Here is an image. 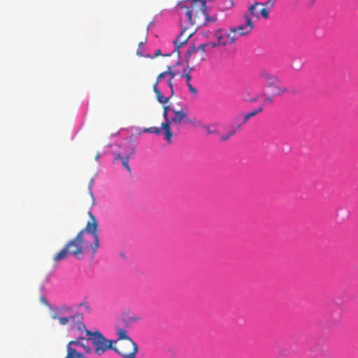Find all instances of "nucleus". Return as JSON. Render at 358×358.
<instances>
[{
    "label": "nucleus",
    "instance_id": "8",
    "mask_svg": "<svg viewBox=\"0 0 358 358\" xmlns=\"http://www.w3.org/2000/svg\"><path fill=\"white\" fill-rule=\"evenodd\" d=\"M206 55V52L200 45L198 48L194 45L190 46L185 55L186 62L191 66L189 69L192 71L198 66L205 59Z\"/></svg>",
    "mask_w": 358,
    "mask_h": 358
},
{
    "label": "nucleus",
    "instance_id": "20",
    "mask_svg": "<svg viewBox=\"0 0 358 358\" xmlns=\"http://www.w3.org/2000/svg\"><path fill=\"white\" fill-rule=\"evenodd\" d=\"M218 44V43L215 42H208L205 43H201L200 45L201 48H203L206 53H208L210 49L215 48Z\"/></svg>",
    "mask_w": 358,
    "mask_h": 358
},
{
    "label": "nucleus",
    "instance_id": "18",
    "mask_svg": "<svg viewBox=\"0 0 358 358\" xmlns=\"http://www.w3.org/2000/svg\"><path fill=\"white\" fill-rule=\"evenodd\" d=\"M65 358H87V357L80 352H78L73 348H67V355Z\"/></svg>",
    "mask_w": 358,
    "mask_h": 358
},
{
    "label": "nucleus",
    "instance_id": "14",
    "mask_svg": "<svg viewBox=\"0 0 358 358\" xmlns=\"http://www.w3.org/2000/svg\"><path fill=\"white\" fill-rule=\"evenodd\" d=\"M191 69H184L182 74L181 75L182 77H184L186 80L187 85L189 88V92L193 95H196L197 94V90L193 87L190 83V80H192V76L190 74Z\"/></svg>",
    "mask_w": 358,
    "mask_h": 358
},
{
    "label": "nucleus",
    "instance_id": "3",
    "mask_svg": "<svg viewBox=\"0 0 358 358\" xmlns=\"http://www.w3.org/2000/svg\"><path fill=\"white\" fill-rule=\"evenodd\" d=\"M87 245L86 238L78 233L76 237L69 241L64 248L53 257V260L58 262L66 259L69 255L78 258L83 254Z\"/></svg>",
    "mask_w": 358,
    "mask_h": 358
},
{
    "label": "nucleus",
    "instance_id": "11",
    "mask_svg": "<svg viewBox=\"0 0 358 358\" xmlns=\"http://www.w3.org/2000/svg\"><path fill=\"white\" fill-rule=\"evenodd\" d=\"M89 341H87V338L78 337L76 340L69 342L67 348H73V345H77L82 348L87 354H91L92 352V349L87 343Z\"/></svg>",
    "mask_w": 358,
    "mask_h": 358
},
{
    "label": "nucleus",
    "instance_id": "33",
    "mask_svg": "<svg viewBox=\"0 0 358 358\" xmlns=\"http://www.w3.org/2000/svg\"><path fill=\"white\" fill-rule=\"evenodd\" d=\"M161 55V51H160V50H157L155 52V57H157V56H159V55Z\"/></svg>",
    "mask_w": 358,
    "mask_h": 358
},
{
    "label": "nucleus",
    "instance_id": "26",
    "mask_svg": "<svg viewBox=\"0 0 358 358\" xmlns=\"http://www.w3.org/2000/svg\"><path fill=\"white\" fill-rule=\"evenodd\" d=\"M167 85L170 87L171 96H173L174 94L173 80L168 78L167 79Z\"/></svg>",
    "mask_w": 358,
    "mask_h": 358
},
{
    "label": "nucleus",
    "instance_id": "21",
    "mask_svg": "<svg viewBox=\"0 0 358 358\" xmlns=\"http://www.w3.org/2000/svg\"><path fill=\"white\" fill-rule=\"evenodd\" d=\"M162 128H159V127H149V128H145L143 130V132H147V133H151V134H162Z\"/></svg>",
    "mask_w": 358,
    "mask_h": 358
},
{
    "label": "nucleus",
    "instance_id": "19",
    "mask_svg": "<svg viewBox=\"0 0 358 358\" xmlns=\"http://www.w3.org/2000/svg\"><path fill=\"white\" fill-rule=\"evenodd\" d=\"M173 110H176V108L171 107L170 105L164 106L163 107V117L164 119V122H166V120L169 118V113H173Z\"/></svg>",
    "mask_w": 358,
    "mask_h": 358
},
{
    "label": "nucleus",
    "instance_id": "17",
    "mask_svg": "<svg viewBox=\"0 0 358 358\" xmlns=\"http://www.w3.org/2000/svg\"><path fill=\"white\" fill-rule=\"evenodd\" d=\"M153 91L156 94L157 99L158 102H159L160 103H162V104L166 103L167 102H169V99L172 97V96H171V94L167 97L164 96L163 94H162L161 91L157 87V86H156V85H153Z\"/></svg>",
    "mask_w": 358,
    "mask_h": 358
},
{
    "label": "nucleus",
    "instance_id": "23",
    "mask_svg": "<svg viewBox=\"0 0 358 358\" xmlns=\"http://www.w3.org/2000/svg\"><path fill=\"white\" fill-rule=\"evenodd\" d=\"M169 73H170L166 71L159 73L158 75V76L157 77L156 82L154 85H156V86H157L159 83L162 82L164 79H165L166 78H169Z\"/></svg>",
    "mask_w": 358,
    "mask_h": 358
},
{
    "label": "nucleus",
    "instance_id": "9",
    "mask_svg": "<svg viewBox=\"0 0 358 358\" xmlns=\"http://www.w3.org/2000/svg\"><path fill=\"white\" fill-rule=\"evenodd\" d=\"M199 27L196 24H187L186 26L182 27L180 34L174 40L175 51L180 54L179 48L196 32Z\"/></svg>",
    "mask_w": 358,
    "mask_h": 358
},
{
    "label": "nucleus",
    "instance_id": "36",
    "mask_svg": "<svg viewBox=\"0 0 358 358\" xmlns=\"http://www.w3.org/2000/svg\"><path fill=\"white\" fill-rule=\"evenodd\" d=\"M99 159V155H96V159L97 160Z\"/></svg>",
    "mask_w": 358,
    "mask_h": 358
},
{
    "label": "nucleus",
    "instance_id": "28",
    "mask_svg": "<svg viewBox=\"0 0 358 358\" xmlns=\"http://www.w3.org/2000/svg\"><path fill=\"white\" fill-rule=\"evenodd\" d=\"M236 132V130H234L232 131H231L227 136H222L221 137V140L222 141H226L227 140L229 137H231V136H233Z\"/></svg>",
    "mask_w": 358,
    "mask_h": 358
},
{
    "label": "nucleus",
    "instance_id": "6",
    "mask_svg": "<svg viewBox=\"0 0 358 358\" xmlns=\"http://www.w3.org/2000/svg\"><path fill=\"white\" fill-rule=\"evenodd\" d=\"M245 22H252V21L268 20L269 19V10L264 7V3L261 2H255L251 4L244 14Z\"/></svg>",
    "mask_w": 358,
    "mask_h": 358
},
{
    "label": "nucleus",
    "instance_id": "2",
    "mask_svg": "<svg viewBox=\"0 0 358 358\" xmlns=\"http://www.w3.org/2000/svg\"><path fill=\"white\" fill-rule=\"evenodd\" d=\"M195 119L191 120L188 117L187 113L185 112L183 108L180 110H173V113L170 115L166 122L162 123V133L164 136V139L171 143L172 142L173 133L171 130V127H176L180 128L182 124H191L195 123Z\"/></svg>",
    "mask_w": 358,
    "mask_h": 358
},
{
    "label": "nucleus",
    "instance_id": "7",
    "mask_svg": "<svg viewBox=\"0 0 358 358\" xmlns=\"http://www.w3.org/2000/svg\"><path fill=\"white\" fill-rule=\"evenodd\" d=\"M113 350L123 358H135L138 348L137 344L131 339L114 343Z\"/></svg>",
    "mask_w": 358,
    "mask_h": 358
},
{
    "label": "nucleus",
    "instance_id": "25",
    "mask_svg": "<svg viewBox=\"0 0 358 358\" xmlns=\"http://www.w3.org/2000/svg\"><path fill=\"white\" fill-rule=\"evenodd\" d=\"M298 1L303 6L310 8L314 5L316 0H298Z\"/></svg>",
    "mask_w": 358,
    "mask_h": 358
},
{
    "label": "nucleus",
    "instance_id": "4",
    "mask_svg": "<svg viewBox=\"0 0 358 358\" xmlns=\"http://www.w3.org/2000/svg\"><path fill=\"white\" fill-rule=\"evenodd\" d=\"M261 79L268 90V94L272 96H280L287 92V89L281 80L275 75L266 71H262L259 74Z\"/></svg>",
    "mask_w": 358,
    "mask_h": 358
},
{
    "label": "nucleus",
    "instance_id": "35",
    "mask_svg": "<svg viewBox=\"0 0 358 358\" xmlns=\"http://www.w3.org/2000/svg\"><path fill=\"white\" fill-rule=\"evenodd\" d=\"M143 45V42H141V43H139V46Z\"/></svg>",
    "mask_w": 358,
    "mask_h": 358
},
{
    "label": "nucleus",
    "instance_id": "10",
    "mask_svg": "<svg viewBox=\"0 0 358 358\" xmlns=\"http://www.w3.org/2000/svg\"><path fill=\"white\" fill-rule=\"evenodd\" d=\"M236 34L232 31L231 29L229 31L222 33L220 31H217L215 34V36L218 41L219 45H227L231 44L237 40Z\"/></svg>",
    "mask_w": 358,
    "mask_h": 358
},
{
    "label": "nucleus",
    "instance_id": "12",
    "mask_svg": "<svg viewBox=\"0 0 358 358\" xmlns=\"http://www.w3.org/2000/svg\"><path fill=\"white\" fill-rule=\"evenodd\" d=\"M262 110H263V107L259 106L249 113H242V114H240L238 116H237L236 119H238L239 117H242V122H241L239 124H237L236 130L241 129V127L244 124H245L250 118L255 117V115H257V114L261 113Z\"/></svg>",
    "mask_w": 358,
    "mask_h": 358
},
{
    "label": "nucleus",
    "instance_id": "30",
    "mask_svg": "<svg viewBox=\"0 0 358 358\" xmlns=\"http://www.w3.org/2000/svg\"><path fill=\"white\" fill-rule=\"evenodd\" d=\"M260 96H261L260 95H257V96L250 99L249 101L250 102H255V101H258L259 99Z\"/></svg>",
    "mask_w": 358,
    "mask_h": 358
},
{
    "label": "nucleus",
    "instance_id": "24",
    "mask_svg": "<svg viewBox=\"0 0 358 358\" xmlns=\"http://www.w3.org/2000/svg\"><path fill=\"white\" fill-rule=\"evenodd\" d=\"M234 6L233 0H225L223 4L220 6L222 10H225L231 8Z\"/></svg>",
    "mask_w": 358,
    "mask_h": 358
},
{
    "label": "nucleus",
    "instance_id": "32",
    "mask_svg": "<svg viewBox=\"0 0 358 358\" xmlns=\"http://www.w3.org/2000/svg\"><path fill=\"white\" fill-rule=\"evenodd\" d=\"M41 301L45 304V305H48V302L47 301V300L44 298V297H41Z\"/></svg>",
    "mask_w": 358,
    "mask_h": 358
},
{
    "label": "nucleus",
    "instance_id": "16",
    "mask_svg": "<svg viewBox=\"0 0 358 358\" xmlns=\"http://www.w3.org/2000/svg\"><path fill=\"white\" fill-rule=\"evenodd\" d=\"M116 334L117 336V338L116 340H113V344L120 342L122 341L131 340V338L128 336L127 331L120 327L116 328Z\"/></svg>",
    "mask_w": 358,
    "mask_h": 358
},
{
    "label": "nucleus",
    "instance_id": "13",
    "mask_svg": "<svg viewBox=\"0 0 358 358\" xmlns=\"http://www.w3.org/2000/svg\"><path fill=\"white\" fill-rule=\"evenodd\" d=\"M254 28V24H239L237 27L232 28L231 30L236 34L238 38L251 32Z\"/></svg>",
    "mask_w": 358,
    "mask_h": 358
},
{
    "label": "nucleus",
    "instance_id": "15",
    "mask_svg": "<svg viewBox=\"0 0 358 358\" xmlns=\"http://www.w3.org/2000/svg\"><path fill=\"white\" fill-rule=\"evenodd\" d=\"M135 152V150L134 148H131V152L129 155H125L124 157H121L120 154L117 155L114 159L115 162H116L118 159L122 161V166L128 171H131V169L129 164V156L134 155Z\"/></svg>",
    "mask_w": 358,
    "mask_h": 358
},
{
    "label": "nucleus",
    "instance_id": "1",
    "mask_svg": "<svg viewBox=\"0 0 358 358\" xmlns=\"http://www.w3.org/2000/svg\"><path fill=\"white\" fill-rule=\"evenodd\" d=\"M72 308L62 305L51 309V318L58 320L61 325L70 324L71 330L85 331L87 341H90L92 352L98 356L103 355L106 351L113 350V340L106 338L99 331H91L87 330L82 322V315L78 313L71 314Z\"/></svg>",
    "mask_w": 358,
    "mask_h": 358
},
{
    "label": "nucleus",
    "instance_id": "37",
    "mask_svg": "<svg viewBox=\"0 0 358 358\" xmlns=\"http://www.w3.org/2000/svg\"><path fill=\"white\" fill-rule=\"evenodd\" d=\"M136 358V357H135Z\"/></svg>",
    "mask_w": 358,
    "mask_h": 358
},
{
    "label": "nucleus",
    "instance_id": "22",
    "mask_svg": "<svg viewBox=\"0 0 358 358\" xmlns=\"http://www.w3.org/2000/svg\"><path fill=\"white\" fill-rule=\"evenodd\" d=\"M275 96H272L270 94H267L264 99L261 106L264 107L272 105L273 103V97Z\"/></svg>",
    "mask_w": 358,
    "mask_h": 358
},
{
    "label": "nucleus",
    "instance_id": "31",
    "mask_svg": "<svg viewBox=\"0 0 358 358\" xmlns=\"http://www.w3.org/2000/svg\"><path fill=\"white\" fill-rule=\"evenodd\" d=\"M273 0H268V1H267V2H266L265 4H264V6H273Z\"/></svg>",
    "mask_w": 358,
    "mask_h": 358
},
{
    "label": "nucleus",
    "instance_id": "34",
    "mask_svg": "<svg viewBox=\"0 0 358 358\" xmlns=\"http://www.w3.org/2000/svg\"><path fill=\"white\" fill-rule=\"evenodd\" d=\"M340 319V313H338L336 315V320H339Z\"/></svg>",
    "mask_w": 358,
    "mask_h": 358
},
{
    "label": "nucleus",
    "instance_id": "29",
    "mask_svg": "<svg viewBox=\"0 0 358 358\" xmlns=\"http://www.w3.org/2000/svg\"><path fill=\"white\" fill-rule=\"evenodd\" d=\"M206 132H207L208 134H211L217 133V131H216L215 130H213V129H211L210 127H206Z\"/></svg>",
    "mask_w": 358,
    "mask_h": 358
},
{
    "label": "nucleus",
    "instance_id": "5",
    "mask_svg": "<svg viewBox=\"0 0 358 358\" xmlns=\"http://www.w3.org/2000/svg\"><path fill=\"white\" fill-rule=\"evenodd\" d=\"M87 214L90 217V220H88L86 226L83 229H82L78 232V234L85 238L87 234H89L92 236L93 243L92 244L90 245V247L92 249V251L94 252H96L100 246L99 238V222L91 211H89Z\"/></svg>",
    "mask_w": 358,
    "mask_h": 358
},
{
    "label": "nucleus",
    "instance_id": "27",
    "mask_svg": "<svg viewBox=\"0 0 358 358\" xmlns=\"http://www.w3.org/2000/svg\"><path fill=\"white\" fill-rule=\"evenodd\" d=\"M166 71H169L170 73H169V78L173 80L175 76H176V73L175 71H171V66H168Z\"/></svg>",
    "mask_w": 358,
    "mask_h": 358
}]
</instances>
